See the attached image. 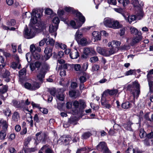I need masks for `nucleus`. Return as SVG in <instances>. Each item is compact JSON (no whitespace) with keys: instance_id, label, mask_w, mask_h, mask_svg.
<instances>
[{"instance_id":"nucleus-17","label":"nucleus","mask_w":153,"mask_h":153,"mask_svg":"<svg viewBox=\"0 0 153 153\" xmlns=\"http://www.w3.org/2000/svg\"><path fill=\"white\" fill-rule=\"evenodd\" d=\"M108 49L109 56L116 53L119 50L117 47L113 45L111 46V48H108Z\"/></svg>"},{"instance_id":"nucleus-13","label":"nucleus","mask_w":153,"mask_h":153,"mask_svg":"<svg viewBox=\"0 0 153 153\" xmlns=\"http://www.w3.org/2000/svg\"><path fill=\"white\" fill-rule=\"evenodd\" d=\"M138 33V35L137 36H136L132 39V42L131 44V45H133L135 44L138 43L142 39L141 33Z\"/></svg>"},{"instance_id":"nucleus-23","label":"nucleus","mask_w":153,"mask_h":153,"mask_svg":"<svg viewBox=\"0 0 153 153\" xmlns=\"http://www.w3.org/2000/svg\"><path fill=\"white\" fill-rule=\"evenodd\" d=\"M100 34L98 32L94 31L92 33V35L95 40H100L101 39Z\"/></svg>"},{"instance_id":"nucleus-55","label":"nucleus","mask_w":153,"mask_h":153,"mask_svg":"<svg viewBox=\"0 0 153 153\" xmlns=\"http://www.w3.org/2000/svg\"><path fill=\"white\" fill-rule=\"evenodd\" d=\"M91 52V49L90 48H87L84 49V53L86 55H88Z\"/></svg>"},{"instance_id":"nucleus-41","label":"nucleus","mask_w":153,"mask_h":153,"mask_svg":"<svg viewBox=\"0 0 153 153\" xmlns=\"http://www.w3.org/2000/svg\"><path fill=\"white\" fill-rule=\"evenodd\" d=\"M91 134L89 132L84 133L82 135V137L83 139H87L91 135Z\"/></svg>"},{"instance_id":"nucleus-7","label":"nucleus","mask_w":153,"mask_h":153,"mask_svg":"<svg viewBox=\"0 0 153 153\" xmlns=\"http://www.w3.org/2000/svg\"><path fill=\"white\" fill-rule=\"evenodd\" d=\"M97 148L98 150L102 152L103 153H111L105 142H100L97 146Z\"/></svg>"},{"instance_id":"nucleus-21","label":"nucleus","mask_w":153,"mask_h":153,"mask_svg":"<svg viewBox=\"0 0 153 153\" xmlns=\"http://www.w3.org/2000/svg\"><path fill=\"white\" fill-rule=\"evenodd\" d=\"M79 115H72L69 119L68 122L71 124L77 121L79 118Z\"/></svg>"},{"instance_id":"nucleus-52","label":"nucleus","mask_w":153,"mask_h":153,"mask_svg":"<svg viewBox=\"0 0 153 153\" xmlns=\"http://www.w3.org/2000/svg\"><path fill=\"white\" fill-rule=\"evenodd\" d=\"M98 61V58L97 56H94L90 58V61L91 63H94Z\"/></svg>"},{"instance_id":"nucleus-43","label":"nucleus","mask_w":153,"mask_h":153,"mask_svg":"<svg viewBox=\"0 0 153 153\" xmlns=\"http://www.w3.org/2000/svg\"><path fill=\"white\" fill-rule=\"evenodd\" d=\"M32 54L34 58L36 60H39L41 59V56L39 53L35 52Z\"/></svg>"},{"instance_id":"nucleus-15","label":"nucleus","mask_w":153,"mask_h":153,"mask_svg":"<svg viewBox=\"0 0 153 153\" xmlns=\"http://www.w3.org/2000/svg\"><path fill=\"white\" fill-rule=\"evenodd\" d=\"M16 62H13L12 63L11 67L14 69H16L18 67V68L20 69L21 67V65L19 62V58L17 57L16 58Z\"/></svg>"},{"instance_id":"nucleus-40","label":"nucleus","mask_w":153,"mask_h":153,"mask_svg":"<svg viewBox=\"0 0 153 153\" xmlns=\"http://www.w3.org/2000/svg\"><path fill=\"white\" fill-rule=\"evenodd\" d=\"M108 94L110 95H116L118 91L117 89L109 90L107 89Z\"/></svg>"},{"instance_id":"nucleus-48","label":"nucleus","mask_w":153,"mask_h":153,"mask_svg":"<svg viewBox=\"0 0 153 153\" xmlns=\"http://www.w3.org/2000/svg\"><path fill=\"white\" fill-rule=\"evenodd\" d=\"M32 84L28 82L25 83L24 85V86L26 88L31 91H32Z\"/></svg>"},{"instance_id":"nucleus-53","label":"nucleus","mask_w":153,"mask_h":153,"mask_svg":"<svg viewBox=\"0 0 153 153\" xmlns=\"http://www.w3.org/2000/svg\"><path fill=\"white\" fill-rule=\"evenodd\" d=\"M47 38H44L42 40H41L39 42V46H41L43 45L45 43L46 44L47 41Z\"/></svg>"},{"instance_id":"nucleus-10","label":"nucleus","mask_w":153,"mask_h":153,"mask_svg":"<svg viewBox=\"0 0 153 153\" xmlns=\"http://www.w3.org/2000/svg\"><path fill=\"white\" fill-rule=\"evenodd\" d=\"M53 47H49L48 46L46 47L44 51L45 55L44 57L46 60L48 59L52 55Z\"/></svg>"},{"instance_id":"nucleus-42","label":"nucleus","mask_w":153,"mask_h":153,"mask_svg":"<svg viewBox=\"0 0 153 153\" xmlns=\"http://www.w3.org/2000/svg\"><path fill=\"white\" fill-rule=\"evenodd\" d=\"M71 140V137L69 135L65 137H63V141L67 144L69 143Z\"/></svg>"},{"instance_id":"nucleus-33","label":"nucleus","mask_w":153,"mask_h":153,"mask_svg":"<svg viewBox=\"0 0 153 153\" xmlns=\"http://www.w3.org/2000/svg\"><path fill=\"white\" fill-rule=\"evenodd\" d=\"M118 2L122 4L123 7H125L127 6L130 2L129 0H117Z\"/></svg>"},{"instance_id":"nucleus-47","label":"nucleus","mask_w":153,"mask_h":153,"mask_svg":"<svg viewBox=\"0 0 153 153\" xmlns=\"http://www.w3.org/2000/svg\"><path fill=\"white\" fill-rule=\"evenodd\" d=\"M126 152V153H135V151L132 146H130L127 149Z\"/></svg>"},{"instance_id":"nucleus-35","label":"nucleus","mask_w":153,"mask_h":153,"mask_svg":"<svg viewBox=\"0 0 153 153\" xmlns=\"http://www.w3.org/2000/svg\"><path fill=\"white\" fill-rule=\"evenodd\" d=\"M8 86L6 85L3 86L2 88H0V94H1L5 93L7 91Z\"/></svg>"},{"instance_id":"nucleus-32","label":"nucleus","mask_w":153,"mask_h":153,"mask_svg":"<svg viewBox=\"0 0 153 153\" xmlns=\"http://www.w3.org/2000/svg\"><path fill=\"white\" fill-rule=\"evenodd\" d=\"M32 91L35 90L39 88L40 85L38 82H34L32 84Z\"/></svg>"},{"instance_id":"nucleus-57","label":"nucleus","mask_w":153,"mask_h":153,"mask_svg":"<svg viewBox=\"0 0 153 153\" xmlns=\"http://www.w3.org/2000/svg\"><path fill=\"white\" fill-rule=\"evenodd\" d=\"M146 134V133L143 129H141L140 130V136L141 138L144 137V136Z\"/></svg>"},{"instance_id":"nucleus-22","label":"nucleus","mask_w":153,"mask_h":153,"mask_svg":"<svg viewBox=\"0 0 153 153\" xmlns=\"http://www.w3.org/2000/svg\"><path fill=\"white\" fill-rule=\"evenodd\" d=\"M79 105H80L79 108V111L82 113L84 112V109L86 106V103L85 101L82 100H79Z\"/></svg>"},{"instance_id":"nucleus-39","label":"nucleus","mask_w":153,"mask_h":153,"mask_svg":"<svg viewBox=\"0 0 153 153\" xmlns=\"http://www.w3.org/2000/svg\"><path fill=\"white\" fill-rule=\"evenodd\" d=\"M48 37L49 38L48 41H47L46 44L47 45H50L53 47L54 45L55 41L52 38L49 37Z\"/></svg>"},{"instance_id":"nucleus-19","label":"nucleus","mask_w":153,"mask_h":153,"mask_svg":"<svg viewBox=\"0 0 153 153\" xmlns=\"http://www.w3.org/2000/svg\"><path fill=\"white\" fill-rule=\"evenodd\" d=\"M45 74V73L44 71L42 69L41 70L40 72L37 76L39 80L42 82L43 78H44Z\"/></svg>"},{"instance_id":"nucleus-6","label":"nucleus","mask_w":153,"mask_h":153,"mask_svg":"<svg viewBox=\"0 0 153 153\" xmlns=\"http://www.w3.org/2000/svg\"><path fill=\"white\" fill-rule=\"evenodd\" d=\"M0 126L2 127V129L0 132V137L1 140H3L5 139L6 136V131L8 127V125L6 121L2 120H0Z\"/></svg>"},{"instance_id":"nucleus-46","label":"nucleus","mask_w":153,"mask_h":153,"mask_svg":"<svg viewBox=\"0 0 153 153\" xmlns=\"http://www.w3.org/2000/svg\"><path fill=\"white\" fill-rule=\"evenodd\" d=\"M147 76L149 83L153 82V75L148 73Z\"/></svg>"},{"instance_id":"nucleus-58","label":"nucleus","mask_w":153,"mask_h":153,"mask_svg":"<svg viewBox=\"0 0 153 153\" xmlns=\"http://www.w3.org/2000/svg\"><path fill=\"white\" fill-rule=\"evenodd\" d=\"M40 111L42 113L44 114H46L48 113V110L45 108H39Z\"/></svg>"},{"instance_id":"nucleus-30","label":"nucleus","mask_w":153,"mask_h":153,"mask_svg":"<svg viewBox=\"0 0 153 153\" xmlns=\"http://www.w3.org/2000/svg\"><path fill=\"white\" fill-rule=\"evenodd\" d=\"M57 25L54 26L53 25H50L49 27V31L50 33H53L55 32L58 28Z\"/></svg>"},{"instance_id":"nucleus-5","label":"nucleus","mask_w":153,"mask_h":153,"mask_svg":"<svg viewBox=\"0 0 153 153\" xmlns=\"http://www.w3.org/2000/svg\"><path fill=\"white\" fill-rule=\"evenodd\" d=\"M65 10L68 12H72L75 14L77 17H78L79 20L84 23L85 21V18L82 14L79 12L75 10L73 8L70 7H65Z\"/></svg>"},{"instance_id":"nucleus-56","label":"nucleus","mask_w":153,"mask_h":153,"mask_svg":"<svg viewBox=\"0 0 153 153\" xmlns=\"http://www.w3.org/2000/svg\"><path fill=\"white\" fill-rule=\"evenodd\" d=\"M26 69L24 68L19 71V74L20 76L25 75L26 74Z\"/></svg>"},{"instance_id":"nucleus-36","label":"nucleus","mask_w":153,"mask_h":153,"mask_svg":"<svg viewBox=\"0 0 153 153\" xmlns=\"http://www.w3.org/2000/svg\"><path fill=\"white\" fill-rule=\"evenodd\" d=\"M131 4H133L134 7H138L141 6H143V4H142V5L140 4H139V2L138 0H131Z\"/></svg>"},{"instance_id":"nucleus-60","label":"nucleus","mask_w":153,"mask_h":153,"mask_svg":"<svg viewBox=\"0 0 153 153\" xmlns=\"http://www.w3.org/2000/svg\"><path fill=\"white\" fill-rule=\"evenodd\" d=\"M45 12L46 14L50 15L53 13V11L51 9L49 8H47L45 10Z\"/></svg>"},{"instance_id":"nucleus-61","label":"nucleus","mask_w":153,"mask_h":153,"mask_svg":"<svg viewBox=\"0 0 153 153\" xmlns=\"http://www.w3.org/2000/svg\"><path fill=\"white\" fill-rule=\"evenodd\" d=\"M111 44H113L114 45H115L114 46L115 47H117L118 48V46H120V42L119 41L114 40L112 41Z\"/></svg>"},{"instance_id":"nucleus-63","label":"nucleus","mask_w":153,"mask_h":153,"mask_svg":"<svg viewBox=\"0 0 153 153\" xmlns=\"http://www.w3.org/2000/svg\"><path fill=\"white\" fill-rule=\"evenodd\" d=\"M52 21L53 23L56 24H58L59 22V19L57 17H54Z\"/></svg>"},{"instance_id":"nucleus-50","label":"nucleus","mask_w":153,"mask_h":153,"mask_svg":"<svg viewBox=\"0 0 153 153\" xmlns=\"http://www.w3.org/2000/svg\"><path fill=\"white\" fill-rule=\"evenodd\" d=\"M74 67L75 70L76 71H80L81 69V66L79 64L74 65Z\"/></svg>"},{"instance_id":"nucleus-44","label":"nucleus","mask_w":153,"mask_h":153,"mask_svg":"<svg viewBox=\"0 0 153 153\" xmlns=\"http://www.w3.org/2000/svg\"><path fill=\"white\" fill-rule=\"evenodd\" d=\"M108 91H107V90L104 91L102 94L101 101H102V100H106L105 98L108 96Z\"/></svg>"},{"instance_id":"nucleus-59","label":"nucleus","mask_w":153,"mask_h":153,"mask_svg":"<svg viewBox=\"0 0 153 153\" xmlns=\"http://www.w3.org/2000/svg\"><path fill=\"white\" fill-rule=\"evenodd\" d=\"M30 50L32 54H33V53L36 52L35 51H36V47L34 45L32 44L30 45Z\"/></svg>"},{"instance_id":"nucleus-1","label":"nucleus","mask_w":153,"mask_h":153,"mask_svg":"<svg viewBox=\"0 0 153 153\" xmlns=\"http://www.w3.org/2000/svg\"><path fill=\"white\" fill-rule=\"evenodd\" d=\"M127 89L133 94L134 98H137L140 93V85L136 81L133 82L132 85H129Z\"/></svg>"},{"instance_id":"nucleus-24","label":"nucleus","mask_w":153,"mask_h":153,"mask_svg":"<svg viewBox=\"0 0 153 153\" xmlns=\"http://www.w3.org/2000/svg\"><path fill=\"white\" fill-rule=\"evenodd\" d=\"M82 33L80 32L79 30H78L76 32L75 35V39L77 42L82 38Z\"/></svg>"},{"instance_id":"nucleus-28","label":"nucleus","mask_w":153,"mask_h":153,"mask_svg":"<svg viewBox=\"0 0 153 153\" xmlns=\"http://www.w3.org/2000/svg\"><path fill=\"white\" fill-rule=\"evenodd\" d=\"M101 103L102 105L106 108L109 109L111 108V105L108 103V101L106 100H102L101 101Z\"/></svg>"},{"instance_id":"nucleus-64","label":"nucleus","mask_w":153,"mask_h":153,"mask_svg":"<svg viewBox=\"0 0 153 153\" xmlns=\"http://www.w3.org/2000/svg\"><path fill=\"white\" fill-rule=\"evenodd\" d=\"M149 92L153 93V82L149 83Z\"/></svg>"},{"instance_id":"nucleus-25","label":"nucleus","mask_w":153,"mask_h":153,"mask_svg":"<svg viewBox=\"0 0 153 153\" xmlns=\"http://www.w3.org/2000/svg\"><path fill=\"white\" fill-rule=\"evenodd\" d=\"M10 75V72L7 70L5 69V72L3 74L2 76L4 78H6L5 81L6 82H8L10 80V79L8 77Z\"/></svg>"},{"instance_id":"nucleus-62","label":"nucleus","mask_w":153,"mask_h":153,"mask_svg":"<svg viewBox=\"0 0 153 153\" xmlns=\"http://www.w3.org/2000/svg\"><path fill=\"white\" fill-rule=\"evenodd\" d=\"M145 118L149 121H153V115H145Z\"/></svg>"},{"instance_id":"nucleus-51","label":"nucleus","mask_w":153,"mask_h":153,"mask_svg":"<svg viewBox=\"0 0 153 153\" xmlns=\"http://www.w3.org/2000/svg\"><path fill=\"white\" fill-rule=\"evenodd\" d=\"M57 98L61 101H63L64 99V95L62 93H59L57 96Z\"/></svg>"},{"instance_id":"nucleus-26","label":"nucleus","mask_w":153,"mask_h":153,"mask_svg":"<svg viewBox=\"0 0 153 153\" xmlns=\"http://www.w3.org/2000/svg\"><path fill=\"white\" fill-rule=\"evenodd\" d=\"M77 42L82 46L86 45L88 43L87 39L84 37L82 38Z\"/></svg>"},{"instance_id":"nucleus-3","label":"nucleus","mask_w":153,"mask_h":153,"mask_svg":"<svg viewBox=\"0 0 153 153\" xmlns=\"http://www.w3.org/2000/svg\"><path fill=\"white\" fill-rule=\"evenodd\" d=\"M40 11L39 10L34 9L33 10L32 12L31 13V18L30 19V25L31 27L33 26V25L36 24L37 21V18H39L41 15L39 12Z\"/></svg>"},{"instance_id":"nucleus-37","label":"nucleus","mask_w":153,"mask_h":153,"mask_svg":"<svg viewBox=\"0 0 153 153\" xmlns=\"http://www.w3.org/2000/svg\"><path fill=\"white\" fill-rule=\"evenodd\" d=\"M0 63L2 64L1 65H0V68L1 69L3 68L5 65L4 58L1 56H0Z\"/></svg>"},{"instance_id":"nucleus-49","label":"nucleus","mask_w":153,"mask_h":153,"mask_svg":"<svg viewBox=\"0 0 153 153\" xmlns=\"http://www.w3.org/2000/svg\"><path fill=\"white\" fill-rule=\"evenodd\" d=\"M16 23L15 20L14 19H12L7 22V25L9 26H14Z\"/></svg>"},{"instance_id":"nucleus-14","label":"nucleus","mask_w":153,"mask_h":153,"mask_svg":"<svg viewBox=\"0 0 153 153\" xmlns=\"http://www.w3.org/2000/svg\"><path fill=\"white\" fill-rule=\"evenodd\" d=\"M89 78L88 74L85 72H84L82 74V75H81L79 78V79L80 82L84 83L85 82L87 79Z\"/></svg>"},{"instance_id":"nucleus-16","label":"nucleus","mask_w":153,"mask_h":153,"mask_svg":"<svg viewBox=\"0 0 153 153\" xmlns=\"http://www.w3.org/2000/svg\"><path fill=\"white\" fill-rule=\"evenodd\" d=\"M45 150V153H54L52 148H50V146L48 144L44 145L41 149V150Z\"/></svg>"},{"instance_id":"nucleus-2","label":"nucleus","mask_w":153,"mask_h":153,"mask_svg":"<svg viewBox=\"0 0 153 153\" xmlns=\"http://www.w3.org/2000/svg\"><path fill=\"white\" fill-rule=\"evenodd\" d=\"M127 89L133 94L134 98H137L140 93V85L136 81L133 82L132 85H129Z\"/></svg>"},{"instance_id":"nucleus-11","label":"nucleus","mask_w":153,"mask_h":153,"mask_svg":"<svg viewBox=\"0 0 153 153\" xmlns=\"http://www.w3.org/2000/svg\"><path fill=\"white\" fill-rule=\"evenodd\" d=\"M77 18H78L79 21V22L78 20L77 21V22H78L77 23V25H76L75 22L74 21H71L70 22V24L72 26L73 28L75 29H77L80 27L82 26V24L84 23H82V21L79 20L78 17H77Z\"/></svg>"},{"instance_id":"nucleus-12","label":"nucleus","mask_w":153,"mask_h":153,"mask_svg":"<svg viewBox=\"0 0 153 153\" xmlns=\"http://www.w3.org/2000/svg\"><path fill=\"white\" fill-rule=\"evenodd\" d=\"M69 55L70 58L72 59H76L79 56V53L76 49L72 51Z\"/></svg>"},{"instance_id":"nucleus-27","label":"nucleus","mask_w":153,"mask_h":153,"mask_svg":"<svg viewBox=\"0 0 153 153\" xmlns=\"http://www.w3.org/2000/svg\"><path fill=\"white\" fill-rule=\"evenodd\" d=\"M114 9L115 11L121 14L124 17L125 19H126V15L124 13L123 10L122 8H114Z\"/></svg>"},{"instance_id":"nucleus-31","label":"nucleus","mask_w":153,"mask_h":153,"mask_svg":"<svg viewBox=\"0 0 153 153\" xmlns=\"http://www.w3.org/2000/svg\"><path fill=\"white\" fill-rule=\"evenodd\" d=\"M126 19L129 23L130 24H131L132 21H134L136 19V17L135 15H131V16H128V17L127 18L126 17Z\"/></svg>"},{"instance_id":"nucleus-4","label":"nucleus","mask_w":153,"mask_h":153,"mask_svg":"<svg viewBox=\"0 0 153 153\" xmlns=\"http://www.w3.org/2000/svg\"><path fill=\"white\" fill-rule=\"evenodd\" d=\"M36 28L34 26L30 27V28H25L24 34L25 38L30 39L34 37L35 35Z\"/></svg>"},{"instance_id":"nucleus-54","label":"nucleus","mask_w":153,"mask_h":153,"mask_svg":"<svg viewBox=\"0 0 153 153\" xmlns=\"http://www.w3.org/2000/svg\"><path fill=\"white\" fill-rule=\"evenodd\" d=\"M33 117L30 115V117H28L27 119L28 121L30 123V126L33 127V120H32Z\"/></svg>"},{"instance_id":"nucleus-20","label":"nucleus","mask_w":153,"mask_h":153,"mask_svg":"<svg viewBox=\"0 0 153 153\" xmlns=\"http://www.w3.org/2000/svg\"><path fill=\"white\" fill-rule=\"evenodd\" d=\"M121 25L120 24L118 21L113 19L112 25L111 28L118 29L121 27Z\"/></svg>"},{"instance_id":"nucleus-9","label":"nucleus","mask_w":153,"mask_h":153,"mask_svg":"<svg viewBox=\"0 0 153 153\" xmlns=\"http://www.w3.org/2000/svg\"><path fill=\"white\" fill-rule=\"evenodd\" d=\"M96 50L98 53L104 56H109L108 49L107 48H102L98 47L97 48Z\"/></svg>"},{"instance_id":"nucleus-34","label":"nucleus","mask_w":153,"mask_h":153,"mask_svg":"<svg viewBox=\"0 0 153 153\" xmlns=\"http://www.w3.org/2000/svg\"><path fill=\"white\" fill-rule=\"evenodd\" d=\"M130 30L131 33L132 34H134L135 35H138V33H139L138 30L135 28L131 27H130Z\"/></svg>"},{"instance_id":"nucleus-29","label":"nucleus","mask_w":153,"mask_h":153,"mask_svg":"<svg viewBox=\"0 0 153 153\" xmlns=\"http://www.w3.org/2000/svg\"><path fill=\"white\" fill-rule=\"evenodd\" d=\"M121 106L123 108L127 109L131 107V104L129 102H127L123 103Z\"/></svg>"},{"instance_id":"nucleus-45","label":"nucleus","mask_w":153,"mask_h":153,"mask_svg":"<svg viewBox=\"0 0 153 153\" xmlns=\"http://www.w3.org/2000/svg\"><path fill=\"white\" fill-rule=\"evenodd\" d=\"M131 123L130 122H128L126 124H125L123 125L124 127L127 130H131Z\"/></svg>"},{"instance_id":"nucleus-18","label":"nucleus","mask_w":153,"mask_h":153,"mask_svg":"<svg viewBox=\"0 0 153 153\" xmlns=\"http://www.w3.org/2000/svg\"><path fill=\"white\" fill-rule=\"evenodd\" d=\"M112 19H105L103 23L104 25L107 27L111 28L112 25Z\"/></svg>"},{"instance_id":"nucleus-38","label":"nucleus","mask_w":153,"mask_h":153,"mask_svg":"<svg viewBox=\"0 0 153 153\" xmlns=\"http://www.w3.org/2000/svg\"><path fill=\"white\" fill-rule=\"evenodd\" d=\"M100 68L99 65L97 64H94L92 66L91 71L93 72H96L98 71Z\"/></svg>"},{"instance_id":"nucleus-8","label":"nucleus","mask_w":153,"mask_h":153,"mask_svg":"<svg viewBox=\"0 0 153 153\" xmlns=\"http://www.w3.org/2000/svg\"><path fill=\"white\" fill-rule=\"evenodd\" d=\"M37 139L39 141H40L42 142H45L47 139V134L44 133H42L40 131L36 134Z\"/></svg>"}]
</instances>
